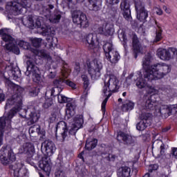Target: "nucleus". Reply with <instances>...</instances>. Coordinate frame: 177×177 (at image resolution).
<instances>
[{"mask_svg":"<svg viewBox=\"0 0 177 177\" xmlns=\"http://www.w3.org/2000/svg\"><path fill=\"white\" fill-rule=\"evenodd\" d=\"M131 175V168L127 166L120 167L117 171L118 177H129Z\"/></svg>","mask_w":177,"mask_h":177,"instance_id":"nucleus-26","label":"nucleus"},{"mask_svg":"<svg viewBox=\"0 0 177 177\" xmlns=\"http://www.w3.org/2000/svg\"><path fill=\"white\" fill-rule=\"evenodd\" d=\"M48 78H49V80H53V78H55L56 77V73L55 72H50L48 75H47Z\"/></svg>","mask_w":177,"mask_h":177,"instance_id":"nucleus-61","label":"nucleus"},{"mask_svg":"<svg viewBox=\"0 0 177 177\" xmlns=\"http://www.w3.org/2000/svg\"><path fill=\"white\" fill-rule=\"evenodd\" d=\"M96 35H94L92 33L88 34L86 37V41L87 43V45H88L90 49H93V48H95V41H96Z\"/></svg>","mask_w":177,"mask_h":177,"instance_id":"nucleus-31","label":"nucleus"},{"mask_svg":"<svg viewBox=\"0 0 177 177\" xmlns=\"http://www.w3.org/2000/svg\"><path fill=\"white\" fill-rule=\"evenodd\" d=\"M120 9L122 12L123 17L126 20H131V8L129 3L127 0H122Z\"/></svg>","mask_w":177,"mask_h":177,"instance_id":"nucleus-20","label":"nucleus"},{"mask_svg":"<svg viewBox=\"0 0 177 177\" xmlns=\"http://www.w3.org/2000/svg\"><path fill=\"white\" fill-rule=\"evenodd\" d=\"M55 9V6L52 4H48L43 9V15L46 17L47 19H49V17L52 15V10Z\"/></svg>","mask_w":177,"mask_h":177,"instance_id":"nucleus-38","label":"nucleus"},{"mask_svg":"<svg viewBox=\"0 0 177 177\" xmlns=\"http://www.w3.org/2000/svg\"><path fill=\"white\" fill-rule=\"evenodd\" d=\"M96 146H97V139L93 138L92 140H91L88 138L86 142L85 149L88 151L93 150V149H95Z\"/></svg>","mask_w":177,"mask_h":177,"instance_id":"nucleus-32","label":"nucleus"},{"mask_svg":"<svg viewBox=\"0 0 177 177\" xmlns=\"http://www.w3.org/2000/svg\"><path fill=\"white\" fill-rule=\"evenodd\" d=\"M23 167H24V164H23L21 162H17L15 163V165L10 166V169H12L14 172H17V174H20L21 169H23Z\"/></svg>","mask_w":177,"mask_h":177,"instance_id":"nucleus-40","label":"nucleus"},{"mask_svg":"<svg viewBox=\"0 0 177 177\" xmlns=\"http://www.w3.org/2000/svg\"><path fill=\"white\" fill-rule=\"evenodd\" d=\"M134 2L137 19H138L140 21H146L147 17H149V12L145 9L143 0H134Z\"/></svg>","mask_w":177,"mask_h":177,"instance_id":"nucleus-11","label":"nucleus"},{"mask_svg":"<svg viewBox=\"0 0 177 177\" xmlns=\"http://www.w3.org/2000/svg\"><path fill=\"white\" fill-rule=\"evenodd\" d=\"M0 160L3 165H9L16 161V155L12 149H8L6 147L3 146L0 149Z\"/></svg>","mask_w":177,"mask_h":177,"instance_id":"nucleus-9","label":"nucleus"},{"mask_svg":"<svg viewBox=\"0 0 177 177\" xmlns=\"http://www.w3.org/2000/svg\"><path fill=\"white\" fill-rule=\"evenodd\" d=\"M42 42V39L35 38L32 40V44L35 48H39L41 46V43Z\"/></svg>","mask_w":177,"mask_h":177,"instance_id":"nucleus-53","label":"nucleus"},{"mask_svg":"<svg viewBox=\"0 0 177 177\" xmlns=\"http://www.w3.org/2000/svg\"><path fill=\"white\" fill-rule=\"evenodd\" d=\"M70 3H73V5H76L78 2H84L85 0H67Z\"/></svg>","mask_w":177,"mask_h":177,"instance_id":"nucleus-62","label":"nucleus"},{"mask_svg":"<svg viewBox=\"0 0 177 177\" xmlns=\"http://www.w3.org/2000/svg\"><path fill=\"white\" fill-rule=\"evenodd\" d=\"M2 39L5 42H9V44H12L13 41H15V39L10 36V35L6 34L5 31L2 35Z\"/></svg>","mask_w":177,"mask_h":177,"instance_id":"nucleus-47","label":"nucleus"},{"mask_svg":"<svg viewBox=\"0 0 177 177\" xmlns=\"http://www.w3.org/2000/svg\"><path fill=\"white\" fill-rule=\"evenodd\" d=\"M135 107V102L127 100L122 106V111H131Z\"/></svg>","mask_w":177,"mask_h":177,"instance_id":"nucleus-37","label":"nucleus"},{"mask_svg":"<svg viewBox=\"0 0 177 177\" xmlns=\"http://www.w3.org/2000/svg\"><path fill=\"white\" fill-rule=\"evenodd\" d=\"M76 107L77 105H75V103L74 102H69L66 104V110L69 111L68 113L71 115H74V111L75 110Z\"/></svg>","mask_w":177,"mask_h":177,"instance_id":"nucleus-41","label":"nucleus"},{"mask_svg":"<svg viewBox=\"0 0 177 177\" xmlns=\"http://www.w3.org/2000/svg\"><path fill=\"white\" fill-rule=\"evenodd\" d=\"M32 52L35 56H38L39 57L46 60L47 64H48V66H50L52 63H53V60H52V57H50L49 53H47L45 50H38L37 49H32Z\"/></svg>","mask_w":177,"mask_h":177,"instance_id":"nucleus-18","label":"nucleus"},{"mask_svg":"<svg viewBox=\"0 0 177 177\" xmlns=\"http://www.w3.org/2000/svg\"><path fill=\"white\" fill-rule=\"evenodd\" d=\"M172 154L176 158H177V148L172 149Z\"/></svg>","mask_w":177,"mask_h":177,"instance_id":"nucleus-64","label":"nucleus"},{"mask_svg":"<svg viewBox=\"0 0 177 177\" xmlns=\"http://www.w3.org/2000/svg\"><path fill=\"white\" fill-rule=\"evenodd\" d=\"M26 26L28 28H31L32 30H33V28H41L42 21L40 17H35L30 15L28 17Z\"/></svg>","mask_w":177,"mask_h":177,"instance_id":"nucleus-19","label":"nucleus"},{"mask_svg":"<svg viewBox=\"0 0 177 177\" xmlns=\"http://www.w3.org/2000/svg\"><path fill=\"white\" fill-rule=\"evenodd\" d=\"M86 6L88 10L92 12H99L102 9V3L100 0H87Z\"/></svg>","mask_w":177,"mask_h":177,"instance_id":"nucleus-23","label":"nucleus"},{"mask_svg":"<svg viewBox=\"0 0 177 177\" xmlns=\"http://www.w3.org/2000/svg\"><path fill=\"white\" fill-rule=\"evenodd\" d=\"M66 85L72 88V89H75L77 88V84L75 83L70 81V80H65Z\"/></svg>","mask_w":177,"mask_h":177,"instance_id":"nucleus-55","label":"nucleus"},{"mask_svg":"<svg viewBox=\"0 0 177 177\" xmlns=\"http://www.w3.org/2000/svg\"><path fill=\"white\" fill-rule=\"evenodd\" d=\"M166 92L171 97H175L177 96V90L174 88L167 89Z\"/></svg>","mask_w":177,"mask_h":177,"instance_id":"nucleus-51","label":"nucleus"},{"mask_svg":"<svg viewBox=\"0 0 177 177\" xmlns=\"http://www.w3.org/2000/svg\"><path fill=\"white\" fill-rule=\"evenodd\" d=\"M155 145H160V154L158 155V157H160V156H165V151L167 149H165V145L162 143V141L157 140L153 142V146H154Z\"/></svg>","mask_w":177,"mask_h":177,"instance_id":"nucleus-39","label":"nucleus"},{"mask_svg":"<svg viewBox=\"0 0 177 177\" xmlns=\"http://www.w3.org/2000/svg\"><path fill=\"white\" fill-rule=\"evenodd\" d=\"M147 87H148V93L152 95H151L146 101L145 109H147V110H154V109H156V101H153L151 99H153V95L158 93V91L152 86L147 85Z\"/></svg>","mask_w":177,"mask_h":177,"instance_id":"nucleus-15","label":"nucleus"},{"mask_svg":"<svg viewBox=\"0 0 177 177\" xmlns=\"http://www.w3.org/2000/svg\"><path fill=\"white\" fill-rule=\"evenodd\" d=\"M38 93H39V88L37 87H32L29 90V95H30V96H38Z\"/></svg>","mask_w":177,"mask_h":177,"instance_id":"nucleus-50","label":"nucleus"},{"mask_svg":"<svg viewBox=\"0 0 177 177\" xmlns=\"http://www.w3.org/2000/svg\"><path fill=\"white\" fill-rule=\"evenodd\" d=\"M86 6L88 10L92 12H99L102 9V3L100 0H87Z\"/></svg>","mask_w":177,"mask_h":177,"instance_id":"nucleus-22","label":"nucleus"},{"mask_svg":"<svg viewBox=\"0 0 177 177\" xmlns=\"http://www.w3.org/2000/svg\"><path fill=\"white\" fill-rule=\"evenodd\" d=\"M141 121L144 122H147L148 124H150V119L151 118V114L149 113H142L140 115Z\"/></svg>","mask_w":177,"mask_h":177,"instance_id":"nucleus-42","label":"nucleus"},{"mask_svg":"<svg viewBox=\"0 0 177 177\" xmlns=\"http://www.w3.org/2000/svg\"><path fill=\"white\" fill-rule=\"evenodd\" d=\"M6 85L12 86L16 89L17 93L12 95L7 100L5 109H9L10 106H15L8 113H6L3 117L0 118V146H2L3 142V134L6 131L12 129V118L16 115L21 110L23 106V96L21 93L24 91L23 88L19 85L13 84L10 80H6Z\"/></svg>","mask_w":177,"mask_h":177,"instance_id":"nucleus-1","label":"nucleus"},{"mask_svg":"<svg viewBox=\"0 0 177 177\" xmlns=\"http://www.w3.org/2000/svg\"><path fill=\"white\" fill-rule=\"evenodd\" d=\"M155 24L158 29L156 30V37L153 42H160L162 39V29L161 28V25L157 21H155Z\"/></svg>","mask_w":177,"mask_h":177,"instance_id":"nucleus-29","label":"nucleus"},{"mask_svg":"<svg viewBox=\"0 0 177 177\" xmlns=\"http://www.w3.org/2000/svg\"><path fill=\"white\" fill-rule=\"evenodd\" d=\"M151 60V55H150V53L146 55L144 59H142V67L143 68H145V70H146L145 74L146 73H147V71H149V70H151V66H150Z\"/></svg>","mask_w":177,"mask_h":177,"instance_id":"nucleus-28","label":"nucleus"},{"mask_svg":"<svg viewBox=\"0 0 177 177\" xmlns=\"http://www.w3.org/2000/svg\"><path fill=\"white\" fill-rule=\"evenodd\" d=\"M117 140H118V142H122L123 144L127 146H133L135 145V140L132 136L124 131H119L118 133Z\"/></svg>","mask_w":177,"mask_h":177,"instance_id":"nucleus-16","label":"nucleus"},{"mask_svg":"<svg viewBox=\"0 0 177 177\" xmlns=\"http://www.w3.org/2000/svg\"><path fill=\"white\" fill-rule=\"evenodd\" d=\"M41 35L46 37V41L50 44V46H53L57 44V38L53 37L55 30L50 26H43L41 27Z\"/></svg>","mask_w":177,"mask_h":177,"instance_id":"nucleus-13","label":"nucleus"},{"mask_svg":"<svg viewBox=\"0 0 177 177\" xmlns=\"http://www.w3.org/2000/svg\"><path fill=\"white\" fill-rule=\"evenodd\" d=\"M168 73H171V66L164 62L153 64L151 69L145 73L144 77L148 81L161 80Z\"/></svg>","mask_w":177,"mask_h":177,"instance_id":"nucleus-4","label":"nucleus"},{"mask_svg":"<svg viewBox=\"0 0 177 177\" xmlns=\"http://www.w3.org/2000/svg\"><path fill=\"white\" fill-rule=\"evenodd\" d=\"M176 48L170 47L167 49L159 48L157 50V56L164 62H169L175 56Z\"/></svg>","mask_w":177,"mask_h":177,"instance_id":"nucleus-12","label":"nucleus"},{"mask_svg":"<svg viewBox=\"0 0 177 177\" xmlns=\"http://www.w3.org/2000/svg\"><path fill=\"white\" fill-rule=\"evenodd\" d=\"M119 37L123 39V46L124 49H127L128 45H127V42L128 39L127 38V33H125V31L122 30L121 33L119 35Z\"/></svg>","mask_w":177,"mask_h":177,"instance_id":"nucleus-46","label":"nucleus"},{"mask_svg":"<svg viewBox=\"0 0 177 177\" xmlns=\"http://www.w3.org/2000/svg\"><path fill=\"white\" fill-rule=\"evenodd\" d=\"M24 152L27 154L28 158H32L34 154H35V147L34 144L30 142H26L24 146Z\"/></svg>","mask_w":177,"mask_h":177,"instance_id":"nucleus-24","label":"nucleus"},{"mask_svg":"<svg viewBox=\"0 0 177 177\" xmlns=\"http://www.w3.org/2000/svg\"><path fill=\"white\" fill-rule=\"evenodd\" d=\"M8 6H10V13L17 16V15L27 13V8H31V3L27 0H18L8 3Z\"/></svg>","mask_w":177,"mask_h":177,"instance_id":"nucleus-6","label":"nucleus"},{"mask_svg":"<svg viewBox=\"0 0 177 177\" xmlns=\"http://www.w3.org/2000/svg\"><path fill=\"white\" fill-rule=\"evenodd\" d=\"M26 113L29 115L28 125L35 124V122H37L38 120H39V117H41L39 111L34 105L29 106Z\"/></svg>","mask_w":177,"mask_h":177,"instance_id":"nucleus-14","label":"nucleus"},{"mask_svg":"<svg viewBox=\"0 0 177 177\" xmlns=\"http://www.w3.org/2000/svg\"><path fill=\"white\" fill-rule=\"evenodd\" d=\"M156 14L158 15V16L162 15L163 12H162V10H161V8H156Z\"/></svg>","mask_w":177,"mask_h":177,"instance_id":"nucleus-63","label":"nucleus"},{"mask_svg":"<svg viewBox=\"0 0 177 177\" xmlns=\"http://www.w3.org/2000/svg\"><path fill=\"white\" fill-rule=\"evenodd\" d=\"M18 45H19V46H20V48H22L23 49H25L26 50H28V49H30V43H28L27 41H24L23 40H20L18 42Z\"/></svg>","mask_w":177,"mask_h":177,"instance_id":"nucleus-48","label":"nucleus"},{"mask_svg":"<svg viewBox=\"0 0 177 177\" xmlns=\"http://www.w3.org/2000/svg\"><path fill=\"white\" fill-rule=\"evenodd\" d=\"M55 177H67L66 173L63 170H58L55 172Z\"/></svg>","mask_w":177,"mask_h":177,"instance_id":"nucleus-57","label":"nucleus"},{"mask_svg":"<svg viewBox=\"0 0 177 177\" xmlns=\"http://www.w3.org/2000/svg\"><path fill=\"white\" fill-rule=\"evenodd\" d=\"M106 161H115V155L109 154L107 157L105 158Z\"/></svg>","mask_w":177,"mask_h":177,"instance_id":"nucleus-59","label":"nucleus"},{"mask_svg":"<svg viewBox=\"0 0 177 177\" xmlns=\"http://www.w3.org/2000/svg\"><path fill=\"white\" fill-rule=\"evenodd\" d=\"M41 150L45 151L44 156L39 162V167L44 172L50 173L52 167H50V158L56 151V145L53 141L46 140L41 144Z\"/></svg>","mask_w":177,"mask_h":177,"instance_id":"nucleus-3","label":"nucleus"},{"mask_svg":"<svg viewBox=\"0 0 177 177\" xmlns=\"http://www.w3.org/2000/svg\"><path fill=\"white\" fill-rule=\"evenodd\" d=\"M26 65L27 71L25 72V75H27V77H32L33 82H36V84H41L42 77H41L39 68L35 66V61L30 58L26 62Z\"/></svg>","mask_w":177,"mask_h":177,"instance_id":"nucleus-7","label":"nucleus"},{"mask_svg":"<svg viewBox=\"0 0 177 177\" xmlns=\"http://www.w3.org/2000/svg\"><path fill=\"white\" fill-rule=\"evenodd\" d=\"M62 12L57 9H55L54 12L48 17V20L50 23L56 24L59 23L60 19H62Z\"/></svg>","mask_w":177,"mask_h":177,"instance_id":"nucleus-25","label":"nucleus"},{"mask_svg":"<svg viewBox=\"0 0 177 177\" xmlns=\"http://www.w3.org/2000/svg\"><path fill=\"white\" fill-rule=\"evenodd\" d=\"M5 49L9 50V52H12L15 55H20V48L13 43L6 44Z\"/></svg>","mask_w":177,"mask_h":177,"instance_id":"nucleus-30","label":"nucleus"},{"mask_svg":"<svg viewBox=\"0 0 177 177\" xmlns=\"http://www.w3.org/2000/svg\"><path fill=\"white\" fill-rule=\"evenodd\" d=\"M82 80L83 81V85L84 89H88V86H89V79L86 75H82Z\"/></svg>","mask_w":177,"mask_h":177,"instance_id":"nucleus-49","label":"nucleus"},{"mask_svg":"<svg viewBox=\"0 0 177 177\" xmlns=\"http://www.w3.org/2000/svg\"><path fill=\"white\" fill-rule=\"evenodd\" d=\"M136 86L138 88V89H143L145 88H147V82L142 77H138L136 80H135Z\"/></svg>","mask_w":177,"mask_h":177,"instance_id":"nucleus-36","label":"nucleus"},{"mask_svg":"<svg viewBox=\"0 0 177 177\" xmlns=\"http://www.w3.org/2000/svg\"><path fill=\"white\" fill-rule=\"evenodd\" d=\"M11 74L15 81H19V80H20V77H21V72L19 69L12 70Z\"/></svg>","mask_w":177,"mask_h":177,"instance_id":"nucleus-43","label":"nucleus"},{"mask_svg":"<svg viewBox=\"0 0 177 177\" xmlns=\"http://www.w3.org/2000/svg\"><path fill=\"white\" fill-rule=\"evenodd\" d=\"M72 125L76 127L79 129L82 128L84 125V116L82 115H77L74 118V123Z\"/></svg>","mask_w":177,"mask_h":177,"instance_id":"nucleus-33","label":"nucleus"},{"mask_svg":"<svg viewBox=\"0 0 177 177\" xmlns=\"http://www.w3.org/2000/svg\"><path fill=\"white\" fill-rule=\"evenodd\" d=\"M158 169V165H151L149 166V172H153V171H157Z\"/></svg>","mask_w":177,"mask_h":177,"instance_id":"nucleus-56","label":"nucleus"},{"mask_svg":"<svg viewBox=\"0 0 177 177\" xmlns=\"http://www.w3.org/2000/svg\"><path fill=\"white\" fill-rule=\"evenodd\" d=\"M103 49L107 60L112 63V64L118 63V60L121 59V57L120 56V53L113 47L112 42L105 43L103 46Z\"/></svg>","mask_w":177,"mask_h":177,"instance_id":"nucleus-8","label":"nucleus"},{"mask_svg":"<svg viewBox=\"0 0 177 177\" xmlns=\"http://www.w3.org/2000/svg\"><path fill=\"white\" fill-rule=\"evenodd\" d=\"M66 80L59 78L53 81V86L58 89V92L63 91V86H64Z\"/></svg>","mask_w":177,"mask_h":177,"instance_id":"nucleus-35","label":"nucleus"},{"mask_svg":"<svg viewBox=\"0 0 177 177\" xmlns=\"http://www.w3.org/2000/svg\"><path fill=\"white\" fill-rule=\"evenodd\" d=\"M132 45H133V52L134 54L135 59H138V54L140 53L142 50V46L139 41V38L136 34L133 35L132 37Z\"/></svg>","mask_w":177,"mask_h":177,"instance_id":"nucleus-21","label":"nucleus"},{"mask_svg":"<svg viewBox=\"0 0 177 177\" xmlns=\"http://www.w3.org/2000/svg\"><path fill=\"white\" fill-rule=\"evenodd\" d=\"M53 104V99L52 97H45L44 103L43 104L44 109H49Z\"/></svg>","mask_w":177,"mask_h":177,"instance_id":"nucleus-45","label":"nucleus"},{"mask_svg":"<svg viewBox=\"0 0 177 177\" xmlns=\"http://www.w3.org/2000/svg\"><path fill=\"white\" fill-rule=\"evenodd\" d=\"M57 99L59 103H66L67 100H68V98L62 94H60V92L57 94Z\"/></svg>","mask_w":177,"mask_h":177,"instance_id":"nucleus-52","label":"nucleus"},{"mask_svg":"<svg viewBox=\"0 0 177 177\" xmlns=\"http://www.w3.org/2000/svg\"><path fill=\"white\" fill-rule=\"evenodd\" d=\"M120 89V81L117 79V77L113 74H110L108 75V81H104V85L102 88V93L106 98L103 100L102 103V111L103 114L106 113V104L113 93L117 92Z\"/></svg>","mask_w":177,"mask_h":177,"instance_id":"nucleus-2","label":"nucleus"},{"mask_svg":"<svg viewBox=\"0 0 177 177\" xmlns=\"http://www.w3.org/2000/svg\"><path fill=\"white\" fill-rule=\"evenodd\" d=\"M159 112L162 117H165V118H168L171 115V111L168 105H162L159 109Z\"/></svg>","mask_w":177,"mask_h":177,"instance_id":"nucleus-34","label":"nucleus"},{"mask_svg":"<svg viewBox=\"0 0 177 177\" xmlns=\"http://www.w3.org/2000/svg\"><path fill=\"white\" fill-rule=\"evenodd\" d=\"M147 127H149V123L142 120H140L136 125L138 131H145Z\"/></svg>","mask_w":177,"mask_h":177,"instance_id":"nucleus-44","label":"nucleus"},{"mask_svg":"<svg viewBox=\"0 0 177 177\" xmlns=\"http://www.w3.org/2000/svg\"><path fill=\"white\" fill-rule=\"evenodd\" d=\"M113 28L110 26V25L107 23H104L102 26H100L98 28L99 34H103L104 35H111V30Z\"/></svg>","mask_w":177,"mask_h":177,"instance_id":"nucleus-27","label":"nucleus"},{"mask_svg":"<svg viewBox=\"0 0 177 177\" xmlns=\"http://www.w3.org/2000/svg\"><path fill=\"white\" fill-rule=\"evenodd\" d=\"M170 110V115L172 114H176L177 113V104L169 106Z\"/></svg>","mask_w":177,"mask_h":177,"instance_id":"nucleus-54","label":"nucleus"},{"mask_svg":"<svg viewBox=\"0 0 177 177\" xmlns=\"http://www.w3.org/2000/svg\"><path fill=\"white\" fill-rule=\"evenodd\" d=\"M72 19L74 24H77L80 28H86L89 27V22L86 15L81 10H75L72 14Z\"/></svg>","mask_w":177,"mask_h":177,"instance_id":"nucleus-10","label":"nucleus"},{"mask_svg":"<svg viewBox=\"0 0 177 177\" xmlns=\"http://www.w3.org/2000/svg\"><path fill=\"white\" fill-rule=\"evenodd\" d=\"M3 100H5V94L3 93V90L0 88V103L3 102Z\"/></svg>","mask_w":177,"mask_h":177,"instance_id":"nucleus-60","label":"nucleus"},{"mask_svg":"<svg viewBox=\"0 0 177 177\" xmlns=\"http://www.w3.org/2000/svg\"><path fill=\"white\" fill-rule=\"evenodd\" d=\"M55 129V136L57 140L63 142L64 140H66V139H67V138H68V135H75L80 129L72 124L68 131L67 123H66L64 121H60L57 124Z\"/></svg>","mask_w":177,"mask_h":177,"instance_id":"nucleus-5","label":"nucleus"},{"mask_svg":"<svg viewBox=\"0 0 177 177\" xmlns=\"http://www.w3.org/2000/svg\"><path fill=\"white\" fill-rule=\"evenodd\" d=\"M94 68H88V73L91 77H100V70L103 68V64L100 59H95L93 61Z\"/></svg>","mask_w":177,"mask_h":177,"instance_id":"nucleus-17","label":"nucleus"},{"mask_svg":"<svg viewBox=\"0 0 177 177\" xmlns=\"http://www.w3.org/2000/svg\"><path fill=\"white\" fill-rule=\"evenodd\" d=\"M38 129H39V127L38 126L31 127L29 129V133L31 134V133H35V132H38L39 131Z\"/></svg>","mask_w":177,"mask_h":177,"instance_id":"nucleus-58","label":"nucleus"}]
</instances>
